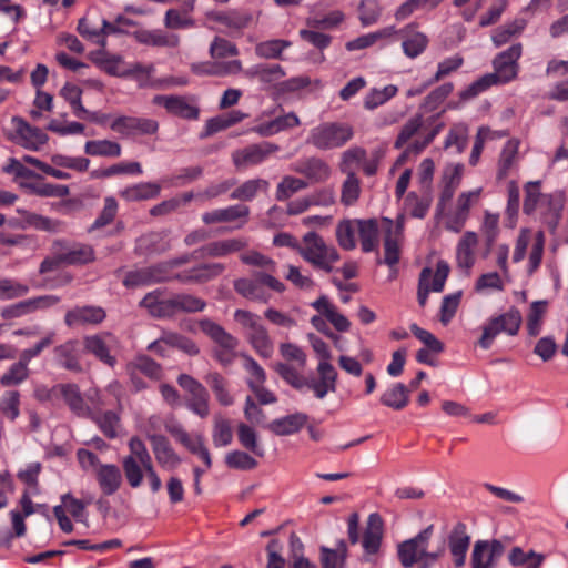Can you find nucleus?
Listing matches in <instances>:
<instances>
[{"mask_svg": "<svg viewBox=\"0 0 568 568\" xmlns=\"http://www.w3.org/2000/svg\"><path fill=\"white\" fill-rule=\"evenodd\" d=\"M303 244L298 252L305 261L326 273L333 271V264L339 260V254L333 245L326 244L315 232H307L303 236Z\"/></svg>", "mask_w": 568, "mask_h": 568, "instance_id": "f257e3e1", "label": "nucleus"}, {"mask_svg": "<svg viewBox=\"0 0 568 568\" xmlns=\"http://www.w3.org/2000/svg\"><path fill=\"white\" fill-rule=\"evenodd\" d=\"M354 135L353 128L345 123L325 122L312 129L306 142L321 151L343 146Z\"/></svg>", "mask_w": 568, "mask_h": 568, "instance_id": "f03ea898", "label": "nucleus"}, {"mask_svg": "<svg viewBox=\"0 0 568 568\" xmlns=\"http://www.w3.org/2000/svg\"><path fill=\"white\" fill-rule=\"evenodd\" d=\"M523 318L520 312L511 307L506 313L495 316L484 326L483 334L479 339V345L484 349H488L496 336L505 333L514 336L518 333Z\"/></svg>", "mask_w": 568, "mask_h": 568, "instance_id": "7ed1b4c3", "label": "nucleus"}, {"mask_svg": "<svg viewBox=\"0 0 568 568\" xmlns=\"http://www.w3.org/2000/svg\"><path fill=\"white\" fill-rule=\"evenodd\" d=\"M434 526L429 525L415 537L400 542L397 546V556L404 568H412L428 551L429 540L432 538Z\"/></svg>", "mask_w": 568, "mask_h": 568, "instance_id": "20e7f679", "label": "nucleus"}, {"mask_svg": "<svg viewBox=\"0 0 568 568\" xmlns=\"http://www.w3.org/2000/svg\"><path fill=\"white\" fill-rule=\"evenodd\" d=\"M178 383L189 394L187 409L201 418L207 417L210 414V395L206 388L187 374H181L178 377Z\"/></svg>", "mask_w": 568, "mask_h": 568, "instance_id": "39448f33", "label": "nucleus"}, {"mask_svg": "<svg viewBox=\"0 0 568 568\" xmlns=\"http://www.w3.org/2000/svg\"><path fill=\"white\" fill-rule=\"evenodd\" d=\"M83 346L87 353L92 354L108 366L113 367L115 365L116 359L111 353L119 347V339L112 333L103 332L85 336Z\"/></svg>", "mask_w": 568, "mask_h": 568, "instance_id": "423d86ee", "label": "nucleus"}, {"mask_svg": "<svg viewBox=\"0 0 568 568\" xmlns=\"http://www.w3.org/2000/svg\"><path fill=\"white\" fill-rule=\"evenodd\" d=\"M480 194L481 189L460 193L454 211L446 216L445 229L454 233L462 232L469 217L470 209L479 201Z\"/></svg>", "mask_w": 568, "mask_h": 568, "instance_id": "0eeeda50", "label": "nucleus"}, {"mask_svg": "<svg viewBox=\"0 0 568 568\" xmlns=\"http://www.w3.org/2000/svg\"><path fill=\"white\" fill-rule=\"evenodd\" d=\"M280 148L270 142L252 144L243 149L235 150L232 153V161L236 169L245 170L264 162L272 153L278 151Z\"/></svg>", "mask_w": 568, "mask_h": 568, "instance_id": "6e6552de", "label": "nucleus"}, {"mask_svg": "<svg viewBox=\"0 0 568 568\" xmlns=\"http://www.w3.org/2000/svg\"><path fill=\"white\" fill-rule=\"evenodd\" d=\"M523 53L521 43H515L496 55L493 61L494 73L501 83H508L518 74V60Z\"/></svg>", "mask_w": 568, "mask_h": 568, "instance_id": "1a4fd4ad", "label": "nucleus"}, {"mask_svg": "<svg viewBox=\"0 0 568 568\" xmlns=\"http://www.w3.org/2000/svg\"><path fill=\"white\" fill-rule=\"evenodd\" d=\"M110 128L122 136L131 138L156 133L159 123L153 119L123 115L114 119Z\"/></svg>", "mask_w": 568, "mask_h": 568, "instance_id": "9d476101", "label": "nucleus"}, {"mask_svg": "<svg viewBox=\"0 0 568 568\" xmlns=\"http://www.w3.org/2000/svg\"><path fill=\"white\" fill-rule=\"evenodd\" d=\"M305 365V352L294 344H286V383L296 389H302L307 384L303 374Z\"/></svg>", "mask_w": 568, "mask_h": 568, "instance_id": "9b49d317", "label": "nucleus"}, {"mask_svg": "<svg viewBox=\"0 0 568 568\" xmlns=\"http://www.w3.org/2000/svg\"><path fill=\"white\" fill-rule=\"evenodd\" d=\"M11 123L16 131V142L24 149L38 151L43 146L49 138L39 128L30 125L20 116H13Z\"/></svg>", "mask_w": 568, "mask_h": 568, "instance_id": "f8f14e48", "label": "nucleus"}, {"mask_svg": "<svg viewBox=\"0 0 568 568\" xmlns=\"http://www.w3.org/2000/svg\"><path fill=\"white\" fill-rule=\"evenodd\" d=\"M250 77H257L263 89L274 97L284 92V71L280 64L257 65L246 72Z\"/></svg>", "mask_w": 568, "mask_h": 568, "instance_id": "ddd939ff", "label": "nucleus"}, {"mask_svg": "<svg viewBox=\"0 0 568 568\" xmlns=\"http://www.w3.org/2000/svg\"><path fill=\"white\" fill-rule=\"evenodd\" d=\"M250 215V207L243 204L231 205L227 207L215 209L202 214V222L206 225L217 223H232L240 221L236 227H242Z\"/></svg>", "mask_w": 568, "mask_h": 568, "instance_id": "4468645a", "label": "nucleus"}, {"mask_svg": "<svg viewBox=\"0 0 568 568\" xmlns=\"http://www.w3.org/2000/svg\"><path fill=\"white\" fill-rule=\"evenodd\" d=\"M316 371L318 379H307L305 387L312 389L316 398L323 399L328 393L336 392L337 371L331 362L318 363Z\"/></svg>", "mask_w": 568, "mask_h": 568, "instance_id": "2eb2a0df", "label": "nucleus"}, {"mask_svg": "<svg viewBox=\"0 0 568 568\" xmlns=\"http://www.w3.org/2000/svg\"><path fill=\"white\" fill-rule=\"evenodd\" d=\"M140 305L146 308L151 316L158 318L172 317L176 314L174 295L165 297L160 290L148 293Z\"/></svg>", "mask_w": 568, "mask_h": 568, "instance_id": "dca6fc26", "label": "nucleus"}, {"mask_svg": "<svg viewBox=\"0 0 568 568\" xmlns=\"http://www.w3.org/2000/svg\"><path fill=\"white\" fill-rule=\"evenodd\" d=\"M292 170L304 175L313 183L325 182L332 173L328 163L317 156L301 159L292 164Z\"/></svg>", "mask_w": 568, "mask_h": 568, "instance_id": "f3484780", "label": "nucleus"}, {"mask_svg": "<svg viewBox=\"0 0 568 568\" xmlns=\"http://www.w3.org/2000/svg\"><path fill=\"white\" fill-rule=\"evenodd\" d=\"M106 317L104 308L95 305L75 306L64 315V323L69 327L78 325H98Z\"/></svg>", "mask_w": 568, "mask_h": 568, "instance_id": "a211bd4d", "label": "nucleus"}, {"mask_svg": "<svg viewBox=\"0 0 568 568\" xmlns=\"http://www.w3.org/2000/svg\"><path fill=\"white\" fill-rule=\"evenodd\" d=\"M207 19L224 26L231 33L241 32L247 28L253 16L246 10L231 9L225 11H212L206 14Z\"/></svg>", "mask_w": 568, "mask_h": 568, "instance_id": "6ab92c4d", "label": "nucleus"}, {"mask_svg": "<svg viewBox=\"0 0 568 568\" xmlns=\"http://www.w3.org/2000/svg\"><path fill=\"white\" fill-rule=\"evenodd\" d=\"M470 545V536L464 523H457L448 535V548L456 567H463Z\"/></svg>", "mask_w": 568, "mask_h": 568, "instance_id": "aec40b11", "label": "nucleus"}, {"mask_svg": "<svg viewBox=\"0 0 568 568\" xmlns=\"http://www.w3.org/2000/svg\"><path fill=\"white\" fill-rule=\"evenodd\" d=\"M153 103L165 108L169 113L183 119L195 120L199 118V109L189 103L184 97L155 95Z\"/></svg>", "mask_w": 568, "mask_h": 568, "instance_id": "412c9836", "label": "nucleus"}, {"mask_svg": "<svg viewBox=\"0 0 568 568\" xmlns=\"http://www.w3.org/2000/svg\"><path fill=\"white\" fill-rule=\"evenodd\" d=\"M151 447L158 464L165 470H173L181 464L180 456L163 435L149 436Z\"/></svg>", "mask_w": 568, "mask_h": 568, "instance_id": "4be33fe9", "label": "nucleus"}, {"mask_svg": "<svg viewBox=\"0 0 568 568\" xmlns=\"http://www.w3.org/2000/svg\"><path fill=\"white\" fill-rule=\"evenodd\" d=\"M224 268L222 263H203L178 273L174 278L184 284L205 283L221 275Z\"/></svg>", "mask_w": 568, "mask_h": 568, "instance_id": "5701e85b", "label": "nucleus"}, {"mask_svg": "<svg viewBox=\"0 0 568 568\" xmlns=\"http://www.w3.org/2000/svg\"><path fill=\"white\" fill-rule=\"evenodd\" d=\"M171 248V241L164 232H151L136 240L135 251L139 255L152 256Z\"/></svg>", "mask_w": 568, "mask_h": 568, "instance_id": "b1692460", "label": "nucleus"}, {"mask_svg": "<svg viewBox=\"0 0 568 568\" xmlns=\"http://www.w3.org/2000/svg\"><path fill=\"white\" fill-rule=\"evenodd\" d=\"M478 235L474 231L465 232L456 245V264L459 268L470 270L476 261L475 251Z\"/></svg>", "mask_w": 568, "mask_h": 568, "instance_id": "393cba45", "label": "nucleus"}, {"mask_svg": "<svg viewBox=\"0 0 568 568\" xmlns=\"http://www.w3.org/2000/svg\"><path fill=\"white\" fill-rule=\"evenodd\" d=\"M60 260L68 265H83L94 261V250L89 244L73 243L63 241V248L60 251Z\"/></svg>", "mask_w": 568, "mask_h": 568, "instance_id": "a878e982", "label": "nucleus"}, {"mask_svg": "<svg viewBox=\"0 0 568 568\" xmlns=\"http://www.w3.org/2000/svg\"><path fill=\"white\" fill-rule=\"evenodd\" d=\"M402 43L405 55L410 59L420 55L427 48L428 38L423 32L415 30V24L410 23L400 29Z\"/></svg>", "mask_w": 568, "mask_h": 568, "instance_id": "bb28decb", "label": "nucleus"}, {"mask_svg": "<svg viewBox=\"0 0 568 568\" xmlns=\"http://www.w3.org/2000/svg\"><path fill=\"white\" fill-rule=\"evenodd\" d=\"M95 477L101 491L106 496L115 494L122 485L121 470L114 464L100 465Z\"/></svg>", "mask_w": 568, "mask_h": 568, "instance_id": "cd10ccee", "label": "nucleus"}, {"mask_svg": "<svg viewBox=\"0 0 568 568\" xmlns=\"http://www.w3.org/2000/svg\"><path fill=\"white\" fill-rule=\"evenodd\" d=\"M134 38L139 43L152 47L176 48L180 44V37L175 33H169L160 29L138 30Z\"/></svg>", "mask_w": 568, "mask_h": 568, "instance_id": "c85d7f7f", "label": "nucleus"}, {"mask_svg": "<svg viewBox=\"0 0 568 568\" xmlns=\"http://www.w3.org/2000/svg\"><path fill=\"white\" fill-rule=\"evenodd\" d=\"M88 417L93 420V423L98 426L101 433L109 439L116 438L122 430L121 416L118 412L91 410V415H89Z\"/></svg>", "mask_w": 568, "mask_h": 568, "instance_id": "c756f323", "label": "nucleus"}, {"mask_svg": "<svg viewBox=\"0 0 568 568\" xmlns=\"http://www.w3.org/2000/svg\"><path fill=\"white\" fill-rule=\"evenodd\" d=\"M383 537V519L373 513L367 518V525L363 537V548L367 555H375L379 550Z\"/></svg>", "mask_w": 568, "mask_h": 568, "instance_id": "7c9ffc66", "label": "nucleus"}, {"mask_svg": "<svg viewBox=\"0 0 568 568\" xmlns=\"http://www.w3.org/2000/svg\"><path fill=\"white\" fill-rule=\"evenodd\" d=\"M55 390H59L69 406V408L79 417H88L91 415V408L84 403L81 396L80 389L74 384H59L55 386Z\"/></svg>", "mask_w": 568, "mask_h": 568, "instance_id": "2f4dec72", "label": "nucleus"}, {"mask_svg": "<svg viewBox=\"0 0 568 568\" xmlns=\"http://www.w3.org/2000/svg\"><path fill=\"white\" fill-rule=\"evenodd\" d=\"M312 306L321 313L338 332H347L351 327V322L337 311L329 300L323 295L312 303Z\"/></svg>", "mask_w": 568, "mask_h": 568, "instance_id": "473e14b6", "label": "nucleus"}, {"mask_svg": "<svg viewBox=\"0 0 568 568\" xmlns=\"http://www.w3.org/2000/svg\"><path fill=\"white\" fill-rule=\"evenodd\" d=\"M201 331L206 334L216 345V348L235 349L237 346V339L227 333L217 323L204 318L199 322Z\"/></svg>", "mask_w": 568, "mask_h": 568, "instance_id": "72a5a7b5", "label": "nucleus"}, {"mask_svg": "<svg viewBox=\"0 0 568 568\" xmlns=\"http://www.w3.org/2000/svg\"><path fill=\"white\" fill-rule=\"evenodd\" d=\"M247 243L242 239H226L207 243L200 248L202 257H224L244 248Z\"/></svg>", "mask_w": 568, "mask_h": 568, "instance_id": "f704fd0d", "label": "nucleus"}, {"mask_svg": "<svg viewBox=\"0 0 568 568\" xmlns=\"http://www.w3.org/2000/svg\"><path fill=\"white\" fill-rule=\"evenodd\" d=\"M191 70L197 75L223 77L239 73L242 70V63L239 60L226 63L200 62L192 64Z\"/></svg>", "mask_w": 568, "mask_h": 568, "instance_id": "c9c22d12", "label": "nucleus"}, {"mask_svg": "<svg viewBox=\"0 0 568 568\" xmlns=\"http://www.w3.org/2000/svg\"><path fill=\"white\" fill-rule=\"evenodd\" d=\"M78 342L74 339L67 341L65 343L54 348V355L58 364L65 369L72 372H81L82 367L79 363L78 356Z\"/></svg>", "mask_w": 568, "mask_h": 568, "instance_id": "e433bc0d", "label": "nucleus"}, {"mask_svg": "<svg viewBox=\"0 0 568 568\" xmlns=\"http://www.w3.org/2000/svg\"><path fill=\"white\" fill-rule=\"evenodd\" d=\"M161 187L156 183L141 182L128 186L119 192L120 196L129 202L154 199L160 194Z\"/></svg>", "mask_w": 568, "mask_h": 568, "instance_id": "4c0bfd02", "label": "nucleus"}, {"mask_svg": "<svg viewBox=\"0 0 568 568\" xmlns=\"http://www.w3.org/2000/svg\"><path fill=\"white\" fill-rule=\"evenodd\" d=\"M439 114L433 115L427 121H435ZM426 120L423 118V113H418L410 118L400 129L397 139L394 143L396 149H402L414 135L423 134Z\"/></svg>", "mask_w": 568, "mask_h": 568, "instance_id": "58836bf2", "label": "nucleus"}, {"mask_svg": "<svg viewBox=\"0 0 568 568\" xmlns=\"http://www.w3.org/2000/svg\"><path fill=\"white\" fill-rule=\"evenodd\" d=\"M165 430L190 453L204 443V437L201 434H190L178 422H170L165 424Z\"/></svg>", "mask_w": 568, "mask_h": 568, "instance_id": "ea45409f", "label": "nucleus"}, {"mask_svg": "<svg viewBox=\"0 0 568 568\" xmlns=\"http://www.w3.org/2000/svg\"><path fill=\"white\" fill-rule=\"evenodd\" d=\"M358 236L364 252L375 251L378 246V226L376 220H356Z\"/></svg>", "mask_w": 568, "mask_h": 568, "instance_id": "a19ab883", "label": "nucleus"}, {"mask_svg": "<svg viewBox=\"0 0 568 568\" xmlns=\"http://www.w3.org/2000/svg\"><path fill=\"white\" fill-rule=\"evenodd\" d=\"M268 189V182L263 179L247 180L236 189H234L230 195L232 200L237 201H252L260 193H265Z\"/></svg>", "mask_w": 568, "mask_h": 568, "instance_id": "79ce46f5", "label": "nucleus"}, {"mask_svg": "<svg viewBox=\"0 0 568 568\" xmlns=\"http://www.w3.org/2000/svg\"><path fill=\"white\" fill-rule=\"evenodd\" d=\"M383 222L386 224L384 237V263L392 267L399 261V242L402 239L393 235L392 220L384 219Z\"/></svg>", "mask_w": 568, "mask_h": 568, "instance_id": "37998d69", "label": "nucleus"}, {"mask_svg": "<svg viewBox=\"0 0 568 568\" xmlns=\"http://www.w3.org/2000/svg\"><path fill=\"white\" fill-rule=\"evenodd\" d=\"M409 402V389L402 383H396L381 396V403L395 410H400Z\"/></svg>", "mask_w": 568, "mask_h": 568, "instance_id": "c03bdc74", "label": "nucleus"}, {"mask_svg": "<svg viewBox=\"0 0 568 568\" xmlns=\"http://www.w3.org/2000/svg\"><path fill=\"white\" fill-rule=\"evenodd\" d=\"M540 189L541 181H529L524 185L525 197L523 211L525 214H532L536 211L539 203H541L545 200H550V195L542 194Z\"/></svg>", "mask_w": 568, "mask_h": 568, "instance_id": "a18cd8bd", "label": "nucleus"}, {"mask_svg": "<svg viewBox=\"0 0 568 568\" xmlns=\"http://www.w3.org/2000/svg\"><path fill=\"white\" fill-rule=\"evenodd\" d=\"M204 379L222 406H231L234 403L233 396L227 390V383L220 373L211 372Z\"/></svg>", "mask_w": 568, "mask_h": 568, "instance_id": "49530a36", "label": "nucleus"}, {"mask_svg": "<svg viewBox=\"0 0 568 568\" xmlns=\"http://www.w3.org/2000/svg\"><path fill=\"white\" fill-rule=\"evenodd\" d=\"M84 152L92 156L118 158L122 149L118 142L111 140H91L85 143Z\"/></svg>", "mask_w": 568, "mask_h": 568, "instance_id": "de8ad7c7", "label": "nucleus"}, {"mask_svg": "<svg viewBox=\"0 0 568 568\" xmlns=\"http://www.w3.org/2000/svg\"><path fill=\"white\" fill-rule=\"evenodd\" d=\"M233 440L231 422L222 415H215L213 419L212 442L215 447L229 446Z\"/></svg>", "mask_w": 568, "mask_h": 568, "instance_id": "09e8293b", "label": "nucleus"}, {"mask_svg": "<svg viewBox=\"0 0 568 568\" xmlns=\"http://www.w3.org/2000/svg\"><path fill=\"white\" fill-rule=\"evenodd\" d=\"M142 172L143 170L139 162H121L103 170H94L91 172V176L93 179H104L119 174L140 175Z\"/></svg>", "mask_w": 568, "mask_h": 568, "instance_id": "8fccbe9b", "label": "nucleus"}, {"mask_svg": "<svg viewBox=\"0 0 568 568\" xmlns=\"http://www.w3.org/2000/svg\"><path fill=\"white\" fill-rule=\"evenodd\" d=\"M519 149V141L516 139L508 140L503 148L498 163V176L504 179L507 176L509 170L517 162Z\"/></svg>", "mask_w": 568, "mask_h": 568, "instance_id": "3c124183", "label": "nucleus"}, {"mask_svg": "<svg viewBox=\"0 0 568 568\" xmlns=\"http://www.w3.org/2000/svg\"><path fill=\"white\" fill-rule=\"evenodd\" d=\"M323 568H343L347 556V546L344 540L338 541L335 549L321 548Z\"/></svg>", "mask_w": 568, "mask_h": 568, "instance_id": "603ef678", "label": "nucleus"}, {"mask_svg": "<svg viewBox=\"0 0 568 568\" xmlns=\"http://www.w3.org/2000/svg\"><path fill=\"white\" fill-rule=\"evenodd\" d=\"M397 92L398 88L394 84H388L383 89L374 88L365 95L364 108L367 110H374L394 98Z\"/></svg>", "mask_w": 568, "mask_h": 568, "instance_id": "864d4df0", "label": "nucleus"}, {"mask_svg": "<svg viewBox=\"0 0 568 568\" xmlns=\"http://www.w3.org/2000/svg\"><path fill=\"white\" fill-rule=\"evenodd\" d=\"M0 414L2 417L14 422L20 415V393L6 390L0 397Z\"/></svg>", "mask_w": 568, "mask_h": 568, "instance_id": "5fc2aeb1", "label": "nucleus"}, {"mask_svg": "<svg viewBox=\"0 0 568 568\" xmlns=\"http://www.w3.org/2000/svg\"><path fill=\"white\" fill-rule=\"evenodd\" d=\"M471 568H494L496 560L488 550L487 540H477L470 555Z\"/></svg>", "mask_w": 568, "mask_h": 568, "instance_id": "6e6d98bb", "label": "nucleus"}, {"mask_svg": "<svg viewBox=\"0 0 568 568\" xmlns=\"http://www.w3.org/2000/svg\"><path fill=\"white\" fill-rule=\"evenodd\" d=\"M524 28L525 21L521 19L506 23L494 31L491 41L496 47H501L509 42L513 37L519 36Z\"/></svg>", "mask_w": 568, "mask_h": 568, "instance_id": "4d7b16f0", "label": "nucleus"}, {"mask_svg": "<svg viewBox=\"0 0 568 568\" xmlns=\"http://www.w3.org/2000/svg\"><path fill=\"white\" fill-rule=\"evenodd\" d=\"M366 150L361 146H353L342 154V161L339 164L341 171L349 174L355 173V169L362 165L366 160Z\"/></svg>", "mask_w": 568, "mask_h": 568, "instance_id": "13d9d810", "label": "nucleus"}, {"mask_svg": "<svg viewBox=\"0 0 568 568\" xmlns=\"http://www.w3.org/2000/svg\"><path fill=\"white\" fill-rule=\"evenodd\" d=\"M28 364L29 363L23 361V358L20 356L19 362L11 365V367L1 376V385L12 386L26 381L29 376Z\"/></svg>", "mask_w": 568, "mask_h": 568, "instance_id": "bf43d9fd", "label": "nucleus"}, {"mask_svg": "<svg viewBox=\"0 0 568 568\" xmlns=\"http://www.w3.org/2000/svg\"><path fill=\"white\" fill-rule=\"evenodd\" d=\"M355 225V221L349 220H344L337 224L336 239L342 248L347 251L355 248V232L357 231Z\"/></svg>", "mask_w": 568, "mask_h": 568, "instance_id": "052dcab7", "label": "nucleus"}, {"mask_svg": "<svg viewBox=\"0 0 568 568\" xmlns=\"http://www.w3.org/2000/svg\"><path fill=\"white\" fill-rule=\"evenodd\" d=\"M30 288L27 284L13 278H0V301L14 300L26 296Z\"/></svg>", "mask_w": 568, "mask_h": 568, "instance_id": "680f3d73", "label": "nucleus"}, {"mask_svg": "<svg viewBox=\"0 0 568 568\" xmlns=\"http://www.w3.org/2000/svg\"><path fill=\"white\" fill-rule=\"evenodd\" d=\"M174 300L176 314L180 312L197 313L202 312L206 307V302L204 300L192 294H175Z\"/></svg>", "mask_w": 568, "mask_h": 568, "instance_id": "e2e57ef3", "label": "nucleus"}, {"mask_svg": "<svg viewBox=\"0 0 568 568\" xmlns=\"http://www.w3.org/2000/svg\"><path fill=\"white\" fill-rule=\"evenodd\" d=\"M235 291L250 300H264L265 294L253 274L252 278H240L234 282Z\"/></svg>", "mask_w": 568, "mask_h": 568, "instance_id": "0e129e2a", "label": "nucleus"}, {"mask_svg": "<svg viewBox=\"0 0 568 568\" xmlns=\"http://www.w3.org/2000/svg\"><path fill=\"white\" fill-rule=\"evenodd\" d=\"M122 468L126 478L128 484L132 488H138L143 481L144 469L140 462H135L131 457H123Z\"/></svg>", "mask_w": 568, "mask_h": 568, "instance_id": "69168bd1", "label": "nucleus"}, {"mask_svg": "<svg viewBox=\"0 0 568 568\" xmlns=\"http://www.w3.org/2000/svg\"><path fill=\"white\" fill-rule=\"evenodd\" d=\"M163 341H165L168 346L176 347L187 355L195 356L200 353L197 345L183 335L165 332L163 333Z\"/></svg>", "mask_w": 568, "mask_h": 568, "instance_id": "338daca9", "label": "nucleus"}, {"mask_svg": "<svg viewBox=\"0 0 568 568\" xmlns=\"http://www.w3.org/2000/svg\"><path fill=\"white\" fill-rule=\"evenodd\" d=\"M358 10V18L363 27L376 23L382 14V7L376 0H363Z\"/></svg>", "mask_w": 568, "mask_h": 568, "instance_id": "774afa93", "label": "nucleus"}]
</instances>
